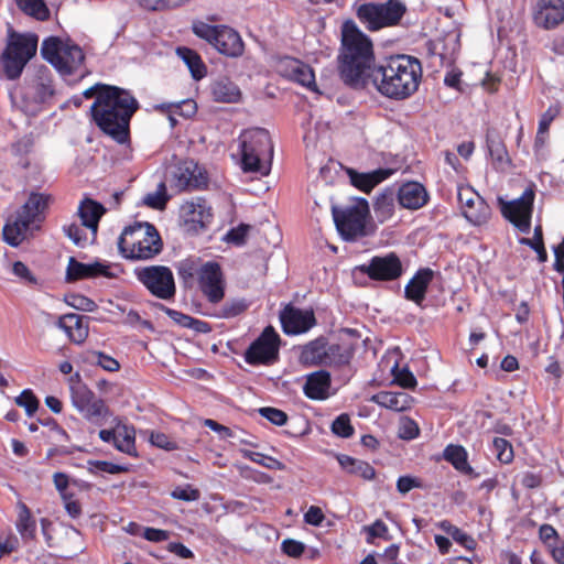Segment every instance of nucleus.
Wrapping results in <instances>:
<instances>
[{
	"label": "nucleus",
	"mask_w": 564,
	"mask_h": 564,
	"mask_svg": "<svg viewBox=\"0 0 564 564\" xmlns=\"http://www.w3.org/2000/svg\"><path fill=\"white\" fill-rule=\"evenodd\" d=\"M394 381L405 389H414L416 387V379L414 375L408 369H399L395 365L392 369Z\"/></svg>",
	"instance_id": "obj_52"
},
{
	"label": "nucleus",
	"mask_w": 564,
	"mask_h": 564,
	"mask_svg": "<svg viewBox=\"0 0 564 564\" xmlns=\"http://www.w3.org/2000/svg\"><path fill=\"white\" fill-rule=\"evenodd\" d=\"M247 308L248 304L245 300L234 299L226 302L216 316L220 318H232L243 313Z\"/></svg>",
	"instance_id": "obj_44"
},
{
	"label": "nucleus",
	"mask_w": 564,
	"mask_h": 564,
	"mask_svg": "<svg viewBox=\"0 0 564 564\" xmlns=\"http://www.w3.org/2000/svg\"><path fill=\"white\" fill-rule=\"evenodd\" d=\"M41 55L62 75L75 73L85 59V55L78 45L54 36L43 41Z\"/></svg>",
	"instance_id": "obj_8"
},
{
	"label": "nucleus",
	"mask_w": 564,
	"mask_h": 564,
	"mask_svg": "<svg viewBox=\"0 0 564 564\" xmlns=\"http://www.w3.org/2000/svg\"><path fill=\"white\" fill-rule=\"evenodd\" d=\"M281 549L291 557H300L305 550V545L300 541L286 539L282 542Z\"/></svg>",
	"instance_id": "obj_57"
},
{
	"label": "nucleus",
	"mask_w": 564,
	"mask_h": 564,
	"mask_svg": "<svg viewBox=\"0 0 564 564\" xmlns=\"http://www.w3.org/2000/svg\"><path fill=\"white\" fill-rule=\"evenodd\" d=\"M39 37L34 33H19L8 28L6 47L0 54V78H19L37 51Z\"/></svg>",
	"instance_id": "obj_4"
},
{
	"label": "nucleus",
	"mask_w": 564,
	"mask_h": 564,
	"mask_svg": "<svg viewBox=\"0 0 564 564\" xmlns=\"http://www.w3.org/2000/svg\"><path fill=\"white\" fill-rule=\"evenodd\" d=\"M392 172L390 169H378L369 173H358L350 170L348 174L354 186L369 193L375 186L387 180Z\"/></svg>",
	"instance_id": "obj_28"
},
{
	"label": "nucleus",
	"mask_w": 564,
	"mask_h": 564,
	"mask_svg": "<svg viewBox=\"0 0 564 564\" xmlns=\"http://www.w3.org/2000/svg\"><path fill=\"white\" fill-rule=\"evenodd\" d=\"M279 72L284 77L316 91L313 69L299 59L286 57L280 61Z\"/></svg>",
	"instance_id": "obj_21"
},
{
	"label": "nucleus",
	"mask_w": 564,
	"mask_h": 564,
	"mask_svg": "<svg viewBox=\"0 0 564 564\" xmlns=\"http://www.w3.org/2000/svg\"><path fill=\"white\" fill-rule=\"evenodd\" d=\"M174 186L178 191L198 189L207 184L206 172L194 161L178 163L173 172Z\"/></svg>",
	"instance_id": "obj_18"
},
{
	"label": "nucleus",
	"mask_w": 564,
	"mask_h": 564,
	"mask_svg": "<svg viewBox=\"0 0 564 564\" xmlns=\"http://www.w3.org/2000/svg\"><path fill=\"white\" fill-rule=\"evenodd\" d=\"M433 272L430 269H423L415 273V275L405 285V297L410 301L420 304L424 297L430 282L432 281Z\"/></svg>",
	"instance_id": "obj_27"
},
{
	"label": "nucleus",
	"mask_w": 564,
	"mask_h": 564,
	"mask_svg": "<svg viewBox=\"0 0 564 564\" xmlns=\"http://www.w3.org/2000/svg\"><path fill=\"white\" fill-rule=\"evenodd\" d=\"M12 272L15 276L26 283H36L35 276L31 273L29 268L21 261H15L12 264Z\"/></svg>",
	"instance_id": "obj_59"
},
{
	"label": "nucleus",
	"mask_w": 564,
	"mask_h": 564,
	"mask_svg": "<svg viewBox=\"0 0 564 564\" xmlns=\"http://www.w3.org/2000/svg\"><path fill=\"white\" fill-rule=\"evenodd\" d=\"M172 498L183 501H196L199 499L200 494L199 490L193 488L191 485H185L183 487H176L171 492Z\"/></svg>",
	"instance_id": "obj_56"
},
{
	"label": "nucleus",
	"mask_w": 564,
	"mask_h": 564,
	"mask_svg": "<svg viewBox=\"0 0 564 564\" xmlns=\"http://www.w3.org/2000/svg\"><path fill=\"white\" fill-rule=\"evenodd\" d=\"M280 319L285 334L296 335L307 332L315 325V316L312 310H300L286 306Z\"/></svg>",
	"instance_id": "obj_20"
},
{
	"label": "nucleus",
	"mask_w": 564,
	"mask_h": 564,
	"mask_svg": "<svg viewBox=\"0 0 564 564\" xmlns=\"http://www.w3.org/2000/svg\"><path fill=\"white\" fill-rule=\"evenodd\" d=\"M85 318L74 313L65 314L58 318L57 326L66 333L70 341L83 344L88 337L89 332Z\"/></svg>",
	"instance_id": "obj_22"
},
{
	"label": "nucleus",
	"mask_w": 564,
	"mask_h": 564,
	"mask_svg": "<svg viewBox=\"0 0 564 564\" xmlns=\"http://www.w3.org/2000/svg\"><path fill=\"white\" fill-rule=\"evenodd\" d=\"M360 271L370 279L378 281H391L402 274V264L394 253L383 257H373L368 264H362Z\"/></svg>",
	"instance_id": "obj_17"
},
{
	"label": "nucleus",
	"mask_w": 564,
	"mask_h": 564,
	"mask_svg": "<svg viewBox=\"0 0 564 564\" xmlns=\"http://www.w3.org/2000/svg\"><path fill=\"white\" fill-rule=\"evenodd\" d=\"M534 197L532 188H527L520 197L512 200L498 197L502 216L524 234H528L531 228Z\"/></svg>",
	"instance_id": "obj_11"
},
{
	"label": "nucleus",
	"mask_w": 564,
	"mask_h": 564,
	"mask_svg": "<svg viewBox=\"0 0 564 564\" xmlns=\"http://www.w3.org/2000/svg\"><path fill=\"white\" fill-rule=\"evenodd\" d=\"M332 432L339 437H350L354 434V427L348 414H340L332 424Z\"/></svg>",
	"instance_id": "obj_50"
},
{
	"label": "nucleus",
	"mask_w": 564,
	"mask_h": 564,
	"mask_svg": "<svg viewBox=\"0 0 564 564\" xmlns=\"http://www.w3.org/2000/svg\"><path fill=\"white\" fill-rule=\"evenodd\" d=\"M65 303L75 310L84 312H94L97 307L93 300L79 293L67 294L65 296Z\"/></svg>",
	"instance_id": "obj_47"
},
{
	"label": "nucleus",
	"mask_w": 564,
	"mask_h": 564,
	"mask_svg": "<svg viewBox=\"0 0 564 564\" xmlns=\"http://www.w3.org/2000/svg\"><path fill=\"white\" fill-rule=\"evenodd\" d=\"M242 454L246 458H248L259 465H262L265 468L276 469V470H282L284 468V465L280 460H278L273 457L267 456L262 453L245 449V451H242Z\"/></svg>",
	"instance_id": "obj_46"
},
{
	"label": "nucleus",
	"mask_w": 564,
	"mask_h": 564,
	"mask_svg": "<svg viewBox=\"0 0 564 564\" xmlns=\"http://www.w3.org/2000/svg\"><path fill=\"white\" fill-rule=\"evenodd\" d=\"M54 94L55 88L51 70L46 66H39L26 77L22 98L26 110L35 113L42 105L53 98Z\"/></svg>",
	"instance_id": "obj_10"
},
{
	"label": "nucleus",
	"mask_w": 564,
	"mask_h": 564,
	"mask_svg": "<svg viewBox=\"0 0 564 564\" xmlns=\"http://www.w3.org/2000/svg\"><path fill=\"white\" fill-rule=\"evenodd\" d=\"M193 32L200 39L210 43L219 53L238 57L242 55L245 45L241 36L234 29L226 25H210L202 21L193 23Z\"/></svg>",
	"instance_id": "obj_9"
},
{
	"label": "nucleus",
	"mask_w": 564,
	"mask_h": 564,
	"mask_svg": "<svg viewBox=\"0 0 564 564\" xmlns=\"http://www.w3.org/2000/svg\"><path fill=\"white\" fill-rule=\"evenodd\" d=\"M240 143L242 170L268 175L273 156V144L269 132L261 128L247 130L240 135Z\"/></svg>",
	"instance_id": "obj_6"
},
{
	"label": "nucleus",
	"mask_w": 564,
	"mask_h": 564,
	"mask_svg": "<svg viewBox=\"0 0 564 564\" xmlns=\"http://www.w3.org/2000/svg\"><path fill=\"white\" fill-rule=\"evenodd\" d=\"M329 373L327 371L319 370L307 376L303 390L305 395L312 400H324L329 395Z\"/></svg>",
	"instance_id": "obj_25"
},
{
	"label": "nucleus",
	"mask_w": 564,
	"mask_h": 564,
	"mask_svg": "<svg viewBox=\"0 0 564 564\" xmlns=\"http://www.w3.org/2000/svg\"><path fill=\"white\" fill-rule=\"evenodd\" d=\"M521 245H525L531 247L536 253L540 262H545L547 259V253L543 245V238H542V228L541 226H536L534 228V236L532 239L529 238H521L520 239Z\"/></svg>",
	"instance_id": "obj_43"
},
{
	"label": "nucleus",
	"mask_w": 564,
	"mask_h": 564,
	"mask_svg": "<svg viewBox=\"0 0 564 564\" xmlns=\"http://www.w3.org/2000/svg\"><path fill=\"white\" fill-rule=\"evenodd\" d=\"M438 528L451 535L453 540L467 550H474L476 547V541L473 536L462 531L459 528L453 525L449 521L443 520L438 523Z\"/></svg>",
	"instance_id": "obj_38"
},
{
	"label": "nucleus",
	"mask_w": 564,
	"mask_h": 564,
	"mask_svg": "<svg viewBox=\"0 0 564 564\" xmlns=\"http://www.w3.org/2000/svg\"><path fill=\"white\" fill-rule=\"evenodd\" d=\"M137 100L124 89L105 86L90 106L96 124L119 143L128 139L129 122L137 110Z\"/></svg>",
	"instance_id": "obj_2"
},
{
	"label": "nucleus",
	"mask_w": 564,
	"mask_h": 564,
	"mask_svg": "<svg viewBox=\"0 0 564 564\" xmlns=\"http://www.w3.org/2000/svg\"><path fill=\"white\" fill-rule=\"evenodd\" d=\"M406 10L402 0L367 2L356 9V17L368 31L376 32L399 25Z\"/></svg>",
	"instance_id": "obj_7"
},
{
	"label": "nucleus",
	"mask_w": 564,
	"mask_h": 564,
	"mask_svg": "<svg viewBox=\"0 0 564 564\" xmlns=\"http://www.w3.org/2000/svg\"><path fill=\"white\" fill-rule=\"evenodd\" d=\"M166 186L161 182L156 189L152 193H148L142 202L145 206L154 209H163L167 203Z\"/></svg>",
	"instance_id": "obj_40"
},
{
	"label": "nucleus",
	"mask_w": 564,
	"mask_h": 564,
	"mask_svg": "<svg viewBox=\"0 0 564 564\" xmlns=\"http://www.w3.org/2000/svg\"><path fill=\"white\" fill-rule=\"evenodd\" d=\"M532 18L534 24L541 29H555L564 21V0H538Z\"/></svg>",
	"instance_id": "obj_19"
},
{
	"label": "nucleus",
	"mask_w": 564,
	"mask_h": 564,
	"mask_svg": "<svg viewBox=\"0 0 564 564\" xmlns=\"http://www.w3.org/2000/svg\"><path fill=\"white\" fill-rule=\"evenodd\" d=\"M173 112L183 117L189 118L196 112V104L192 99L183 100L178 104L172 105Z\"/></svg>",
	"instance_id": "obj_60"
},
{
	"label": "nucleus",
	"mask_w": 564,
	"mask_h": 564,
	"mask_svg": "<svg viewBox=\"0 0 564 564\" xmlns=\"http://www.w3.org/2000/svg\"><path fill=\"white\" fill-rule=\"evenodd\" d=\"M77 214L82 220V226L90 232L91 239H95L99 220L105 214L104 206L93 199H85L79 205Z\"/></svg>",
	"instance_id": "obj_23"
},
{
	"label": "nucleus",
	"mask_w": 564,
	"mask_h": 564,
	"mask_svg": "<svg viewBox=\"0 0 564 564\" xmlns=\"http://www.w3.org/2000/svg\"><path fill=\"white\" fill-rule=\"evenodd\" d=\"M213 98L218 102H237L241 93L237 85L228 79H220L212 86Z\"/></svg>",
	"instance_id": "obj_34"
},
{
	"label": "nucleus",
	"mask_w": 564,
	"mask_h": 564,
	"mask_svg": "<svg viewBox=\"0 0 564 564\" xmlns=\"http://www.w3.org/2000/svg\"><path fill=\"white\" fill-rule=\"evenodd\" d=\"M369 214L368 206L356 205L343 210L333 208L336 228L346 240H355L366 235V220Z\"/></svg>",
	"instance_id": "obj_13"
},
{
	"label": "nucleus",
	"mask_w": 564,
	"mask_h": 564,
	"mask_svg": "<svg viewBox=\"0 0 564 564\" xmlns=\"http://www.w3.org/2000/svg\"><path fill=\"white\" fill-rule=\"evenodd\" d=\"M63 231L78 247H85L94 240L84 231L82 225L76 223L64 225Z\"/></svg>",
	"instance_id": "obj_41"
},
{
	"label": "nucleus",
	"mask_w": 564,
	"mask_h": 564,
	"mask_svg": "<svg viewBox=\"0 0 564 564\" xmlns=\"http://www.w3.org/2000/svg\"><path fill=\"white\" fill-rule=\"evenodd\" d=\"M17 6L26 14L45 20L48 17V9L43 0H15Z\"/></svg>",
	"instance_id": "obj_39"
},
{
	"label": "nucleus",
	"mask_w": 564,
	"mask_h": 564,
	"mask_svg": "<svg viewBox=\"0 0 564 564\" xmlns=\"http://www.w3.org/2000/svg\"><path fill=\"white\" fill-rule=\"evenodd\" d=\"M337 460L344 470L365 480H372L376 476L375 468L367 462L344 454L337 455Z\"/></svg>",
	"instance_id": "obj_30"
},
{
	"label": "nucleus",
	"mask_w": 564,
	"mask_h": 564,
	"mask_svg": "<svg viewBox=\"0 0 564 564\" xmlns=\"http://www.w3.org/2000/svg\"><path fill=\"white\" fill-rule=\"evenodd\" d=\"M539 536L547 547L549 543H555L560 541L557 531L551 524H542L539 530Z\"/></svg>",
	"instance_id": "obj_63"
},
{
	"label": "nucleus",
	"mask_w": 564,
	"mask_h": 564,
	"mask_svg": "<svg viewBox=\"0 0 564 564\" xmlns=\"http://www.w3.org/2000/svg\"><path fill=\"white\" fill-rule=\"evenodd\" d=\"M62 499L64 501L65 510L72 518H78L82 514V507L79 502L74 499L72 494H63Z\"/></svg>",
	"instance_id": "obj_61"
},
{
	"label": "nucleus",
	"mask_w": 564,
	"mask_h": 564,
	"mask_svg": "<svg viewBox=\"0 0 564 564\" xmlns=\"http://www.w3.org/2000/svg\"><path fill=\"white\" fill-rule=\"evenodd\" d=\"M416 422L410 417H402L399 422L398 435L402 440H413L419 435Z\"/></svg>",
	"instance_id": "obj_53"
},
{
	"label": "nucleus",
	"mask_w": 564,
	"mask_h": 564,
	"mask_svg": "<svg viewBox=\"0 0 564 564\" xmlns=\"http://www.w3.org/2000/svg\"><path fill=\"white\" fill-rule=\"evenodd\" d=\"M421 481L411 476H401L397 480V489L400 494L405 495L414 488H421Z\"/></svg>",
	"instance_id": "obj_58"
},
{
	"label": "nucleus",
	"mask_w": 564,
	"mask_h": 564,
	"mask_svg": "<svg viewBox=\"0 0 564 564\" xmlns=\"http://www.w3.org/2000/svg\"><path fill=\"white\" fill-rule=\"evenodd\" d=\"M134 440L135 432L132 426L128 425H117L116 426V437L113 440V445L117 449L126 454H132L134 452Z\"/></svg>",
	"instance_id": "obj_36"
},
{
	"label": "nucleus",
	"mask_w": 564,
	"mask_h": 564,
	"mask_svg": "<svg viewBox=\"0 0 564 564\" xmlns=\"http://www.w3.org/2000/svg\"><path fill=\"white\" fill-rule=\"evenodd\" d=\"M18 510L17 529L23 539H32L36 530L35 520L32 518L26 505L23 502L18 503Z\"/></svg>",
	"instance_id": "obj_37"
},
{
	"label": "nucleus",
	"mask_w": 564,
	"mask_h": 564,
	"mask_svg": "<svg viewBox=\"0 0 564 564\" xmlns=\"http://www.w3.org/2000/svg\"><path fill=\"white\" fill-rule=\"evenodd\" d=\"M39 423L42 424L44 427H47L50 436L53 437L55 442L61 443L68 441V434L62 426L57 424V422L54 419H40Z\"/></svg>",
	"instance_id": "obj_54"
},
{
	"label": "nucleus",
	"mask_w": 564,
	"mask_h": 564,
	"mask_svg": "<svg viewBox=\"0 0 564 564\" xmlns=\"http://www.w3.org/2000/svg\"><path fill=\"white\" fill-rule=\"evenodd\" d=\"M365 530L368 533V542H371L375 538H384L388 533V527L381 520H376L371 525L366 527Z\"/></svg>",
	"instance_id": "obj_62"
},
{
	"label": "nucleus",
	"mask_w": 564,
	"mask_h": 564,
	"mask_svg": "<svg viewBox=\"0 0 564 564\" xmlns=\"http://www.w3.org/2000/svg\"><path fill=\"white\" fill-rule=\"evenodd\" d=\"M107 412V408L101 399L96 398V395L90 399V401L85 405V408L80 411L83 415L88 420H95L101 417Z\"/></svg>",
	"instance_id": "obj_51"
},
{
	"label": "nucleus",
	"mask_w": 564,
	"mask_h": 564,
	"mask_svg": "<svg viewBox=\"0 0 564 564\" xmlns=\"http://www.w3.org/2000/svg\"><path fill=\"white\" fill-rule=\"evenodd\" d=\"M17 405L23 408L29 416H32L39 409L40 402L30 389H25L15 398Z\"/></svg>",
	"instance_id": "obj_48"
},
{
	"label": "nucleus",
	"mask_w": 564,
	"mask_h": 564,
	"mask_svg": "<svg viewBox=\"0 0 564 564\" xmlns=\"http://www.w3.org/2000/svg\"><path fill=\"white\" fill-rule=\"evenodd\" d=\"M137 276L155 297L161 300H171L174 297L176 288L170 268L165 265L145 267L137 272Z\"/></svg>",
	"instance_id": "obj_12"
},
{
	"label": "nucleus",
	"mask_w": 564,
	"mask_h": 564,
	"mask_svg": "<svg viewBox=\"0 0 564 564\" xmlns=\"http://www.w3.org/2000/svg\"><path fill=\"white\" fill-rule=\"evenodd\" d=\"M398 200L404 208L419 209L426 204L427 193L420 183L410 182L400 187Z\"/></svg>",
	"instance_id": "obj_24"
},
{
	"label": "nucleus",
	"mask_w": 564,
	"mask_h": 564,
	"mask_svg": "<svg viewBox=\"0 0 564 564\" xmlns=\"http://www.w3.org/2000/svg\"><path fill=\"white\" fill-rule=\"evenodd\" d=\"M467 452L460 445H448L444 449V458L449 462L458 471L477 477L474 468L467 462Z\"/></svg>",
	"instance_id": "obj_31"
},
{
	"label": "nucleus",
	"mask_w": 564,
	"mask_h": 564,
	"mask_svg": "<svg viewBox=\"0 0 564 564\" xmlns=\"http://www.w3.org/2000/svg\"><path fill=\"white\" fill-rule=\"evenodd\" d=\"M88 361L93 365L100 366L104 370L109 372H115L120 369V364L117 359L101 351H90Z\"/></svg>",
	"instance_id": "obj_42"
},
{
	"label": "nucleus",
	"mask_w": 564,
	"mask_h": 564,
	"mask_svg": "<svg viewBox=\"0 0 564 564\" xmlns=\"http://www.w3.org/2000/svg\"><path fill=\"white\" fill-rule=\"evenodd\" d=\"M259 413L261 414V416H263L271 423L279 425V426L284 425L288 421L286 413L283 412L282 410H279L275 408H271V406L261 408V409H259Z\"/></svg>",
	"instance_id": "obj_55"
},
{
	"label": "nucleus",
	"mask_w": 564,
	"mask_h": 564,
	"mask_svg": "<svg viewBox=\"0 0 564 564\" xmlns=\"http://www.w3.org/2000/svg\"><path fill=\"white\" fill-rule=\"evenodd\" d=\"M249 229H250L249 225H240V226H238L236 228H232L227 234V240L229 242H234L236 245H240V243H242L245 241Z\"/></svg>",
	"instance_id": "obj_64"
},
{
	"label": "nucleus",
	"mask_w": 564,
	"mask_h": 564,
	"mask_svg": "<svg viewBox=\"0 0 564 564\" xmlns=\"http://www.w3.org/2000/svg\"><path fill=\"white\" fill-rule=\"evenodd\" d=\"M202 292L212 303L220 302L225 296V281L220 265L216 262L203 264L198 271Z\"/></svg>",
	"instance_id": "obj_16"
},
{
	"label": "nucleus",
	"mask_w": 564,
	"mask_h": 564,
	"mask_svg": "<svg viewBox=\"0 0 564 564\" xmlns=\"http://www.w3.org/2000/svg\"><path fill=\"white\" fill-rule=\"evenodd\" d=\"M280 336L272 326H267L249 346L245 359L249 365H271L279 358Z\"/></svg>",
	"instance_id": "obj_14"
},
{
	"label": "nucleus",
	"mask_w": 564,
	"mask_h": 564,
	"mask_svg": "<svg viewBox=\"0 0 564 564\" xmlns=\"http://www.w3.org/2000/svg\"><path fill=\"white\" fill-rule=\"evenodd\" d=\"M373 63L370 39L355 22H345L338 66L345 84L360 88L372 83L381 95L397 100L405 99L417 90L422 78V66L417 58L397 55L379 67H373Z\"/></svg>",
	"instance_id": "obj_1"
},
{
	"label": "nucleus",
	"mask_w": 564,
	"mask_h": 564,
	"mask_svg": "<svg viewBox=\"0 0 564 564\" xmlns=\"http://www.w3.org/2000/svg\"><path fill=\"white\" fill-rule=\"evenodd\" d=\"M176 54L188 67L191 75L195 80H199L206 76L207 68L200 56L195 51L188 47H177Z\"/></svg>",
	"instance_id": "obj_33"
},
{
	"label": "nucleus",
	"mask_w": 564,
	"mask_h": 564,
	"mask_svg": "<svg viewBox=\"0 0 564 564\" xmlns=\"http://www.w3.org/2000/svg\"><path fill=\"white\" fill-rule=\"evenodd\" d=\"M327 357L326 345L317 339L308 343L302 348L300 360L305 365H317L324 362Z\"/></svg>",
	"instance_id": "obj_35"
},
{
	"label": "nucleus",
	"mask_w": 564,
	"mask_h": 564,
	"mask_svg": "<svg viewBox=\"0 0 564 564\" xmlns=\"http://www.w3.org/2000/svg\"><path fill=\"white\" fill-rule=\"evenodd\" d=\"M94 395V392L84 384L72 387V402L79 412L85 408V405H87Z\"/></svg>",
	"instance_id": "obj_49"
},
{
	"label": "nucleus",
	"mask_w": 564,
	"mask_h": 564,
	"mask_svg": "<svg viewBox=\"0 0 564 564\" xmlns=\"http://www.w3.org/2000/svg\"><path fill=\"white\" fill-rule=\"evenodd\" d=\"M457 198L464 217L475 226H481L490 219L491 209L473 187L459 186Z\"/></svg>",
	"instance_id": "obj_15"
},
{
	"label": "nucleus",
	"mask_w": 564,
	"mask_h": 564,
	"mask_svg": "<svg viewBox=\"0 0 564 564\" xmlns=\"http://www.w3.org/2000/svg\"><path fill=\"white\" fill-rule=\"evenodd\" d=\"M107 270L108 267L99 262L86 264L76 261L74 258H70L67 265V279L79 280L97 275H107Z\"/></svg>",
	"instance_id": "obj_29"
},
{
	"label": "nucleus",
	"mask_w": 564,
	"mask_h": 564,
	"mask_svg": "<svg viewBox=\"0 0 564 564\" xmlns=\"http://www.w3.org/2000/svg\"><path fill=\"white\" fill-rule=\"evenodd\" d=\"M492 447L496 457L503 464H509L513 459V448L509 441L502 437H495L492 441Z\"/></svg>",
	"instance_id": "obj_45"
},
{
	"label": "nucleus",
	"mask_w": 564,
	"mask_h": 564,
	"mask_svg": "<svg viewBox=\"0 0 564 564\" xmlns=\"http://www.w3.org/2000/svg\"><path fill=\"white\" fill-rule=\"evenodd\" d=\"M52 200L45 193H31L26 202L15 215L8 218L2 229L4 240L13 246H19L29 234L39 229L45 219V212Z\"/></svg>",
	"instance_id": "obj_3"
},
{
	"label": "nucleus",
	"mask_w": 564,
	"mask_h": 564,
	"mask_svg": "<svg viewBox=\"0 0 564 564\" xmlns=\"http://www.w3.org/2000/svg\"><path fill=\"white\" fill-rule=\"evenodd\" d=\"M181 210L187 223L197 224L200 227L207 226L213 219L212 207L202 198L186 202Z\"/></svg>",
	"instance_id": "obj_26"
},
{
	"label": "nucleus",
	"mask_w": 564,
	"mask_h": 564,
	"mask_svg": "<svg viewBox=\"0 0 564 564\" xmlns=\"http://www.w3.org/2000/svg\"><path fill=\"white\" fill-rule=\"evenodd\" d=\"M162 240L156 228L149 223H134L121 232L118 248L126 259L149 260L162 250Z\"/></svg>",
	"instance_id": "obj_5"
},
{
	"label": "nucleus",
	"mask_w": 564,
	"mask_h": 564,
	"mask_svg": "<svg viewBox=\"0 0 564 564\" xmlns=\"http://www.w3.org/2000/svg\"><path fill=\"white\" fill-rule=\"evenodd\" d=\"M377 404L393 411H404L410 408L411 398L404 392L384 391L372 397Z\"/></svg>",
	"instance_id": "obj_32"
}]
</instances>
